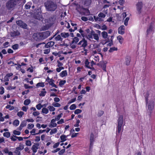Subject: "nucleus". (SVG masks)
<instances>
[{
	"label": "nucleus",
	"mask_w": 155,
	"mask_h": 155,
	"mask_svg": "<svg viewBox=\"0 0 155 155\" xmlns=\"http://www.w3.org/2000/svg\"><path fill=\"white\" fill-rule=\"evenodd\" d=\"M143 4L141 2H138L136 4V9L137 13L138 15H140L142 12V8L143 7Z\"/></svg>",
	"instance_id": "nucleus-4"
},
{
	"label": "nucleus",
	"mask_w": 155,
	"mask_h": 155,
	"mask_svg": "<svg viewBox=\"0 0 155 155\" xmlns=\"http://www.w3.org/2000/svg\"><path fill=\"white\" fill-rule=\"evenodd\" d=\"M93 37L94 39L98 41L99 40V37L98 34L95 33H93Z\"/></svg>",
	"instance_id": "nucleus-28"
},
{
	"label": "nucleus",
	"mask_w": 155,
	"mask_h": 155,
	"mask_svg": "<svg viewBox=\"0 0 155 155\" xmlns=\"http://www.w3.org/2000/svg\"><path fill=\"white\" fill-rule=\"evenodd\" d=\"M43 90L44 91H41V93L39 95L40 96H44L46 93V92L45 91V89H43Z\"/></svg>",
	"instance_id": "nucleus-41"
},
{
	"label": "nucleus",
	"mask_w": 155,
	"mask_h": 155,
	"mask_svg": "<svg viewBox=\"0 0 155 155\" xmlns=\"http://www.w3.org/2000/svg\"><path fill=\"white\" fill-rule=\"evenodd\" d=\"M87 38L90 40L93 39V34H92V31H91V33H89L87 35Z\"/></svg>",
	"instance_id": "nucleus-30"
},
{
	"label": "nucleus",
	"mask_w": 155,
	"mask_h": 155,
	"mask_svg": "<svg viewBox=\"0 0 155 155\" xmlns=\"http://www.w3.org/2000/svg\"><path fill=\"white\" fill-rule=\"evenodd\" d=\"M39 146V144L38 143H37L32 146L31 147V150H32L34 153L33 154V155H34L35 153L37 152V150L38 149V147Z\"/></svg>",
	"instance_id": "nucleus-15"
},
{
	"label": "nucleus",
	"mask_w": 155,
	"mask_h": 155,
	"mask_svg": "<svg viewBox=\"0 0 155 155\" xmlns=\"http://www.w3.org/2000/svg\"><path fill=\"white\" fill-rule=\"evenodd\" d=\"M10 134L8 132H5L3 134V136L7 138H9L10 137Z\"/></svg>",
	"instance_id": "nucleus-44"
},
{
	"label": "nucleus",
	"mask_w": 155,
	"mask_h": 155,
	"mask_svg": "<svg viewBox=\"0 0 155 155\" xmlns=\"http://www.w3.org/2000/svg\"><path fill=\"white\" fill-rule=\"evenodd\" d=\"M46 81L48 82L49 85L51 86L52 87H54L56 88H58L57 86L54 83V80L52 79H50L48 77L46 79Z\"/></svg>",
	"instance_id": "nucleus-9"
},
{
	"label": "nucleus",
	"mask_w": 155,
	"mask_h": 155,
	"mask_svg": "<svg viewBox=\"0 0 155 155\" xmlns=\"http://www.w3.org/2000/svg\"><path fill=\"white\" fill-rule=\"evenodd\" d=\"M52 105L54 107H59L61 106L60 104L55 102H54L52 104Z\"/></svg>",
	"instance_id": "nucleus-55"
},
{
	"label": "nucleus",
	"mask_w": 155,
	"mask_h": 155,
	"mask_svg": "<svg viewBox=\"0 0 155 155\" xmlns=\"http://www.w3.org/2000/svg\"><path fill=\"white\" fill-rule=\"evenodd\" d=\"M16 148L21 151L24 148V145L22 143H20L18 147Z\"/></svg>",
	"instance_id": "nucleus-33"
},
{
	"label": "nucleus",
	"mask_w": 155,
	"mask_h": 155,
	"mask_svg": "<svg viewBox=\"0 0 155 155\" xmlns=\"http://www.w3.org/2000/svg\"><path fill=\"white\" fill-rule=\"evenodd\" d=\"M154 102L153 101H150L148 104L147 106V111L150 114L152 113V111L154 108Z\"/></svg>",
	"instance_id": "nucleus-5"
},
{
	"label": "nucleus",
	"mask_w": 155,
	"mask_h": 155,
	"mask_svg": "<svg viewBox=\"0 0 155 155\" xmlns=\"http://www.w3.org/2000/svg\"><path fill=\"white\" fill-rule=\"evenodd\" d=\"M113 37V36H111V39L110 40H109V39L108 40H107L105 43V44L108 43L107 44V46H112L113 45V39L112 38Z\"/></svg>",
	"instance_id": "nucleus-21"
},
{
	"label": "nucleus",
	"mask_w": 155,
	"mask_h": 155,
	"mask_svg": "<svg viewBox=\"0 0 155 155\" xmlns=\"http://www.w3.org/2000/svg\"><path fill=\"white\" fill-rule=\"evenodd\" d=\"M79 41V39L77 37H75L72 41L73 43H75L76 44Z\"/></svg>",
	"instance_id": "nucleus-37"
},
{
	"label": "nucleus",
	"mask_w": 155,
	"mask_h": 155,
	"mask_svg": "<svg viewBox=\"0 0 155 155\" xmlns=\"http://www.w3.org/2000/svg\"><path fill=\"white\" fill-rule=\"evenodd\" d=\"M154 31V27L152 24H150L147 28V36H148L149 35L153 33Z\"/></svg>",
	"instance_id": "nucleus-7"
},
{
	"label": "nucleus",
	"mask_w": 155,
	"mask_h": 155,
	"mask_svg": "<svg viewBox=\"0 0 155 155\" xmlns=\"http://www.w3.org/2000/svg\"><path fill=\"white\" fill-rule=\"evenodd\" d=\"M36 86L37 87H44L45 85L44 84V83L42 82L41 83H38L36 84Z\"/></svg>",
	"instance_id": "nucleus-45"
},
{
	"label": "nucleus",
	"mask_w": 155,
	"mask_h": 155,
	"mask_svg": "<svg viewBox=\"0 0 155 155\" xmlns=\"http://www.w3.org/2000/svg\"><path fill=\"white\" fill-rule=\"evenodd\" d=\"M94 141V134L93 133H91L90 135V149H91V148H92L93 145V142Z\"/></svg>",
	"instance_id": "nucleus-12"
},
{
	"label": "nucleus",
	"mask_w": 155,
	"mask_h": 155,
	"mask_svg": "<svg viewBox=\"0 0 155 155\" xmlns=\"http://www.w3.org/2000/svg\"><path fill=\"white\" fill-rule=\"evenodd\" d=\"M82 112L81 110L79 109H77L74 111V114H78L81 113Z\"/></svg>",
	"instance_id": "nucleus-60"
},
{
	"label": "nucleus",
	"mask_w": 155,
	"mask_h": 155,
	"mask_svg": "<svg viewBox=\"0 0 155 155\" xmlns=\"http://www.w3.org/2000/svg\"><path fill=\"white\" fill-rule=\"evenodd\" d=\"M40 113L38 111H35L32 114L33 116H36L39 114Z\"/></svg>",
	"instance_id": "nucleus-64"
},
{
	"label": "nucleus",
	"mask_w": 155,
	"mask_h": 155,
	"mask_svg": "<svg viewBox=\"0 0 155 155\" xmlns=\"http://www.w3.org/2000/svg\"><path fill=\"white\" fill-rule=\"evenodd\" d=\"M6 108L9 109L10 110H12L14 109V107L13 106L8 105L6 107Z\"/></svg>",
	"instance_id": "nucleus-40"
},
{
	"label": "nucleus",
	"mask_w": 155,
	"mask_h": 155,
	"mask_svg": "<svg viewBox=\"0 0 155 155\" xmlns=\"http://www.w3.org/2000/svg\"><path fill=\"white\" fill-rule=\"evenodd\" d=\"M94 18L95 21H97V22L102 21L104 20L103 19L101 18L98 16H94Z\"/></svg>",
	"instance_id": "nucleus-22"
},
{
	"label": "nucleus",
	"mask_w": 155,
	"mask_h": 155,
	"mask_svg": "<svg viewBox=\"0 0 155 155\" xmlns=\"http://www.w3.org/2000/svg\"><path fill=\"white\" fill-rule=\"evenodd\" d=\"M85 66L86 67L91 69V66H90V63L89 62L88 59H86L84 62Z\"/></svg>",
	"instance_id": "nucleus-24"
},
{
	"label": "nucleus",
	"mask_w": 155,
	"mask_h": 155,
	"mask_svg": "<svg viewBox=\"0 0 155 155\" xmlns=\"http://www.w3.org/2000/svg\"><path fill=\"white\" fill-rule=\"evenodd\" d=\"M67 136H66L64 135H61L60 137L61 140V142H63L66 140Z\"/></svg>",
	"instance_id": "nucleus-26"
},
{
	"label": "nucleus",
	"mask_w": 155,
	"mask_h": 155,
	"mask_svg": "<svg viewBox=\"0 0 155 155\" xmlns=\"http://www.w3.org/2000/svg\"><path fill=\"white\" fill-rule=\"evenodd\" d=\"M98 16L103 19V18H104L105 17L106 15L103 12H100L98 14Z\"/></svg>",
	"instance_id": "nucleus-38"
},
{
	"label": "nucleus",
	"mask_w": 155,
	"mask_h": 155,
	"mask_svg": "<svg viewBox=\"0 0 155 155\" xmlns=\"http://www.w3.org/2000/svg\"><path fill=\"white\" fill-rule=\"evenodd\" d=\"M55 120L54 119H52L51 121V124L49 125V127H54L57 126V124L55 123Z\"/></svg>",
	"instance_id": "nucleus-20"
},
{
	"label": "nucleus",
	"mask_w": 155,
	"mask_h": 155,
	"mask_svg": "<svg viewBox=\"0 0 155 155\" xmlns=\"http://www.w3.org/2000/svg\"><path fill=\"white\" fill-rule=\"evenodd\" d=\"M48 110L47 108L44 107L42 109V112L43 113L46 114L48 113Z\"/></svg>",
	"instance_id": "nucleus-36"
},
{
	"label": "nucleus",
	"mask_w": 155,
	"mask_h": 155,
	"mask_svg": "<svg viewBox=\"0 0 155 155\" xmlns=\"http://www.w3.org/2000/svg\"><path fill=\"white\" fill-rule=\"evenodd\" d=\"M20 35V33L18 31H14L13 32H11L10 35L11 37H15L17 36H18Z\"/></svg>",
	"instance_id": "nucleus-18"
},
{
	"label": "nucleus",
	"mask_w": 155,
	"mask_h": 155,
	"mask_svg": "<svg viewBox=\"0 0 155 155\" xmlns=\"http://www.w3.org/2000/svg\"><path fill=\"white\" fill-rule=\"evenodd\" d=\"M48 108L51 111H53L55 110V108L52 106H49L48 107Z\"/></svg>",
	"instance_id": "nucleus-42"
},
{
	"label": "nucleus",
	"mask_w": 155,
	"mask_h": 155,
	"mask_svg": "<svg viewBox=\"0 0 155 155\" xmlns=\"http://www.w3.org/2000/svg\"><path fill=\"white\" fill-rule=\"evenodd\" d=\"M31 101L29 99H26L24 101V104L26 105H28L30 103Z\"/></svg>",
	"instance_id": "nucleus-43"
},
{
	"label": "nucleus",
	"mask_w": 155,
	"mask_h": 155,
	"mask_svg": "<svg viewBox=\"0 0 155 155\" xmlns=\"http://www.w3.org/2000/svg\"><path fill=\"white\" fill-rule=\"evenodd\" d=\"M17 0H10L7 2L6 4V6L8 10H11L14 8L17 3Z\"/></svg>",
	"instance_id": "nucleus-3"
},
{
	"label": "nucleus",
	"mask_w": 155,
	"mask_h": 155,
	"mask_svg": "<svg viewBox=\"0 0 155 155\" xmlns=\"http://www.w3.org/2000/svg\"><path fill=\"white\" fill-rule=\"evenodd\" d=\"M76 107V106L75 104H72L70 107V109L71 110H74Z\"/></svg>",
	"instance_id": "nucleus-50"
},
{
	"label": "nucleus",
	"mask_w": 155,
	"mask_h": 155,
	"mask_svg": "<svg viewBox=\"0 0 155 155\" xmlns=\"http://www.w3.org/2000/svg\"><path fill=\"white\" fill-rule=\"evenodd\" d=\"M14 153H15V155H20V151L18 150L16 148V150L14 151Z\"/></svg>",
	"instance_id": "nucleus-48"
},
{
	"label": "nucleus",
	"mask_w": 155,
	"mask_h": 155,
	"mask_svg": "<svg viewBox=\"0 0 155 155\" xmlns=\"http://www.w3.org/2000/svg\"><path fill=\"white\" fill-rule=\"evenodd\" d=\"M130 61V57L129 56H127L126 58V64L127 65L129 64Z\"/></svg>",
	"instance_id": "nucleus-32"
},
{
	"label": "nucleus",
	"mask_w": 155,
	"mask_h": 155,
	"mask_svg": "<svg viewBox=\"0 0 155 155\" xmlns=\"http://www.w3.org/2000/svg\"><path fill=\"white\" fill-rule=\"evenodd\" d=\"M68 73L66 70L63 71L60 74V76L62 77L66 76L67 75Z\"/></svg>",
	"instance_id": "nucleus-25"
},
{
	"label": "nucleus",
	"mask_w": 155,
	"mask_h": 155,
	"mask_svg": "<svg viewBox=\"0 0 155 155\" xmlns=\"http://www.w3.org/2000/svg\"><path fill=\"white\" fill-rule=\"evenodd\" d=\"M65 150L64 149H63L61 150L58 152L59 155H62L65 152Z\"/></svg>",
	"instance_id": "nucleus-62"
},
{
	"label": "nucleus",
	"mask_w": 155,
	"mask_h": 155,
	"mask_svg": "<svg viewBox=\"0 0 155 155\" xmlns=\"http://www.w3.org/2000/svg\"><path fill=\"white\" fill-rule=\"evenodd\" d=\"M16 23L20 27L24 29L27 28V25L25 23H24L22 21L20 20L17 21Z\"/></svg>",
	"instance_id": "nucleus-10"
},
{
	"label": "nucleus",
	"mask_w": 155,
	"mask_h": 155,
	"mask_svg": "<svg viewBox=\"0 0 155 155\" xmlns=\"http://www.w3.org/2000/svg\"><path fill=\"white\" fill-rule=\"evenodd\" d=\"M26 125V122L25 120H23L22 121L20 124V125L21 127H25Z\"/></svg>",
	"instance_id": "nucleus-49"
},
{
	"label": "nucleus",
	"mask_w": 155,
	"mask_h": 155,
	"mask_svg": "<svg viewBox=\"0 0 155 155\" xmlns=\"http://www.w3.org/2000/svg\"><path fill=\"white\" fill-rule=\"evenodd\" d=\"M129 20V17H127L126 18L124 21V24L125 25L127 26L128 24V21Z\"/></svg>",
	"instance_id": "nucleus-58"
},
{
	"label": "nucleus",
	"mask_w": 155,
	"mask_h": 155,
	"mask_svg": "<svg viewBox=\"0 0 155 155\" xmlns=\"http://www.w3.org/2000/svg\"><path fill=\"white\" fill-rule=\"evenodd\" d=\"M106 63L105 62H100L99 63H98L97 65H100L102 67L104 71H106Z\"/></svg>",
	"instance_id": "nucleus-19"
},
{
	"label": "nucleus",
	"mask_w": 155,
	"mask_h": 155,
	"mask_svg": "<svg viewBox=\"0 0 155 155\" xmlns=\"http://www.w3.org/2000/svg\"><path fill=\"white\" fill-rule=\"evenodd\" d=\"M59 68H57L56 69V70L58 72H60L61 70L64 69V68L63 67H58Z\"/></svg>",
	"instance_id": "nucleus-54"
},
{
	"label": "nucleus",
	"mask_w": 155,
	"mask_h": 155,
	"mask_svg": "<svg viewBox=\"0 0 155 155\" xmlns=\"http://www.w3.org/2000/svg\"><path fill=\"white\" fill-rule=\"evenodd\" d=\"M13 74L12 73H8L4 77V80L3 81L4 82L8 81H9V78L10 77L12 76Z\"/></svg>",
	"instance_id": "nucleus-16"
},
{
	"label": "nucleus",
	"mask_w": 155,
	"mask_h": 155,
	"mask_svg": "<svg viewBox=\"0 0 155 155\" xmlns=\"http://www.w3.org/2000/svg\"><path fill=\"white\" fill-rule=\"evenodd\" d=\"M117 40L119 41V43L120 44H122L124 40V39L121 36L119 35L117 37Z\"/></svg>",
	"instance_id": "nucleus-31"
},
{
	"label": "nucleus",
	"mask_w": 155,
	"mask_h": 155,
	"mask_svg": "<svg viewBox=\"0 0 155 155\" xmlns=\"http://www.w3.org/2000/svg\"><path fill=\"white\" fill-rule=\"evenodd\" d=\"M24 113L22 111H20L18 113L17 115L20 117H21L24 115Z\"/></svg>",
	"instance_id": "nucleus-51"
},
{
	"label": "nucleus",
	"mask_w": 155,
	"mask_h": 155,
	"mask_svg": "<svg viewBox=\"0 0 155 155\" xmlns=\"http://www.w3.org/2000/svg\"><path fill=\"white\" fill-rule=\"evenodd\" d=\"M101 35L102 37L104 39H106L108 36L107 33L105 31H104L101 33Z\"/></svg>",
	"instance_id": "nucleus-27"
},
{
	"label": "nucleus",
	"mask_w": 155,
	"mask_h": 155,
	"mask_svg": "<svg viewBox=\"0 0 155 155\" xmlns=\"http://www.w3.org/2000/svg\"><path fill=\"white\" fill-rule=\"evenodd\" d=\"M94 18L95 21H97V22L102 21L104 20L103 19L101 18L98 16H94Z\"/></svg>",
	"instance_id": "nucleus-23"
},
{
	"label": "nucleus",
	"mask_w": 155,
	"mask_h": 155,
	"mask_svg": "<svg viewBox=\"0 0 155 155\" xmlns=\"http://www.w3.org/2000/svg\"><path fill=\"white\" fill-rule=\"evenodd\" d=\"M61 36L64 38H66L68 37L69 36V35L68 33H61Z\"/></svg>",
	"instance_id": "nucleus-29"
},
{
	"label": "nucleus",
	"mask_w": 155,
	"mask_h": 155,
	"mask_svg": "<svg viewBox=\"0 0 155 155\" xmlns=\"http://www.w3.org/2000/svg\"><path fill=\"white\" fill-rule=\"evenodd\" d=\"M25 144L27 146H31V141L28 140H26L25 142Z\"/></svg>",
	"instance_id": "nucleus-56"
},
{
	"label": "nucleus",
	"mask_w": 155,
	"mask_h": 155,
	"mask_svg": "<svg viewBox=\"0 0 155 155\" xmlns=\"http://www.w3.org/2000/svg\"><path fill=\"white\" fill-rule=\"evenodd\" d=\"M62 114H61L59 115H58L57 116H55V118L54 119V120H55V121H56V120H59L60 118L62 117Z\"/></svg>",
	"instance_id": "nucleus-34"
},
{
	"label": "nucleus",
	"mask_w": 155,
	"mask_h": 155,
	"mask_svg": "<svg viewBox=\"0 0 155 155\" xmlns=\"http://www.w3.org/2000/svg\"><path fill=\"white\" fill-rule=\"evenodd\" d=\"M102 54L101 53H98L97 54H95L94 55V59L97 62H99L100 58H102Z\"/></svg>",
	"instance_id": "nucleus-11"
},
{
	"label": "nucleus",
	"mask_w": 155,
	"mask_h": 155,
	"mask_svg": "<svg viewBox=\"0 0 155 155\" xmlns=\"http://www.w3.org/2000/svg\"><path fill=\"white\" fill-rule=\"evenodd\" d=\"M57 132V129L56 128L52 129L50 132V135H52L53 134L56 133Z\"/></svg>",
	"instance_id": "nucleus-39"
},
{
	"label": "nucleus",
	"mask_w": 155,
	"mask_h": 155,
	"mask_svg": "<svg viewBox=\"0 0 155 155\" xmlns=\"http://www.w3.org/2000/svg\"><path fill=\"white\" fill-rule=\"evenodd\" d=\"M45 6L46 10L48 11H54L57 8L56 3L51 1H47L45 3Z\"/></svg>",
	"instance_id": "nucleus-1"
},
{
	"label": "nucleus",
	"mask_w": 155,
	"mask_h": 155,
	"mask_svg": "<svg viewBox=\"0 0 155 155\" xmlns=\"http://www.w3.org/2000/svg\"><path fill=\"white\" fill-rule=\"evenodd\" d=\"M61 35H59L55 38V39L56 41L61 40Z\"/></svg>",
	"instance_id": "nucleus-46"
},
{
	"label": "nucleus",
	"mask_w": 155,
	"mask_h": 155,
	"mask_svg": "<svg viewBox=\"0 0 155 155\" xmlns=\"http://www.w3.org/2000/svg\"><path fill=\"white\" fill-rule=\"evenodd\" d=\"M117 131L120 133L121 130L122 126L123 123V117L122 115H120L117 120Z\"/></svg>",
	"instance_id": "nucleus-2"
},
{
	"label": "nucleus",
	"mask_w": 155,
	"mask_h": 155,
	"mask_svg": "<svg viewBox=\"0 0 155 155\" xmlns=\"http://www.w3.org/2000/svg\"><path fill=\"white\" fill-rule=\"evenodd\" d=\"M43 39L46 38L48 37L50 34V32L49 31H47L45 32H41Z\"/></svg>",
	"instance_id": "nucleus-17"
},
{
	"label": "nucleus",
	"mask_w": 155,
	"mask_h": 155,
	"mask_svg": "<svg viewBox=\"0 0 155 155\" xmlns=\"http://www.w3.org/2000/svg\"><path fill=\"white\" fill-rule=\"evenodd\" d=\"M34 17L35 19L40 20H42L43 18L42 16L41 12H38V13L35 14Z\"/></svg>",
	"instance_id": "nucleus-13"
},
{
	"label": "nucleus",
	"mask_w": 155,
	"mask_h": 155,
	"mask_svg": "<svg viewBox=\"0 0 155 155\" xmlns=\"http://www.w3.org/2000/svg\"><path fill=\"white\" fill-rule=\"evenodd\" d=\"M13 133L15 135H19L21 134V132L19 131L14 130L13 131Z\"/></svg>",
	"instance_id": "nucleus-57"
},
{
	"label": "nucleus",
	"mask_w": 155,
	"mask_h": 155,
	"mask_svg": "<svg viewBox=\"0 0 155 155\" xmlns=\"http://www.w3.org/2000/svg\"><path fill=\"white\" fill-rule=\"evenodd\" d=\"M30 7L31 6L30 5V3H27L25 6V9H28L30 8Z\"/></svg>",
	"instance_id": "nucleus-63"
},
{
	"label": "nucleus",
	"mask_w": 155,
	"mask_h": 155,
	"mask_svg": "<svg viewBox=\"0 0 155 155\" xmlns=\"http://www.w3.org/2000/svg\"><path fill=\"white\" fill-rule=\"evenodd\" d=\"M18 44H15L12 46V48L14 50L17 49L18 48Z\"/></svg>",
	"instance_id": "nucleus-59"
},
{
	"label": "nucleus",
	"mask_w": 155,
	"mask_h": 155,
	"mask_svg": "<svg viewBox=\"0 0 155 155\" xmlns=\"http://www.w3.org/2000/svg\"><path fill=\"white\" fill-rule=\"evenodd\" d=\"M42 107L43 106L40 104H39L36 106V107L38 110H40Z\"/></svg>",
	"instance_id": "nucleus-53"
},
{
	"label": "nucleus",
	"mask_w": 155,
	"mask_h": 155,
	"mask_svg": "<svg viewBox=\"0 0 155 155\" xmlns=\"http://www.w3.org/2000/svg\"><path fill=\"white\" fill-rule=\"evenodd\" d=\"M78 45H80L81 47L83 48V49H85L87 45V41L84 38H83L78 43Z\"/></svg>",
	"instance_id": "nucleus-8"
},
{
	"label": "nucleus",
	"mask_w": 155,
	"mask_h": 155,
	"mask_svg": "<svg viewBox=\"0 0 155 155\" xmlns=\"http://www.w3.org/2000/svg\"><path fill=\"white\" fill-rule=\"evenodd\" d=\"M125 27L122 25L120 26L118 28V33L121 35H123L124 33Z\"/></svg>",
	"instance_id": "nucleus-14"
},
{
	"label": "nucleus",
	"mask_w": 155,
	"mask_h": 155,
	"mask_svg": "<svg viewBox=\"0 0 155 155\" xmlns=\"http://www.w3.org/2000/svg\"><path fill=\"white\" fill-rule=\"evenodd\" d=\"M65 80H61L59 82V85L60 86H62L64 85L66 83Z\"/></svg>",
	"instance_id": "nucleus-52"
},
{
	"label": "nucleus",
	"mask_w": 155,
	"mask_h": 155,
	"mask_svg": "<svg viewBox=\"0 0 155 155\" xmlns=\"http://www.w3.org/2000/svg\"><path fill=\"white\" fill-rule=\"evenodd\" d=\"M34 125L33 124H29L28 125L27 128L28 129H31L34 127Z\"/></svg>",
	"instance_id": "nucleus-47"
},
{
	"label": "nucleus",
	"mask_w": 155,
	"mask_h": 155,
	"mask_svg": "<svg viewBox=\"0 0 155 155\" xmlns=\"http://www.w3.org/2000/svg\"><path fill=\"white\" fill-rule=\"evenodd\" d=\"M19 124V121L18 120H16L14 121L13 122V124L14 126H18Z\"/></svg>",
	"instance_id": "nucleus-35"
},
{
	"label": "nucleus",
	"mask_w": 155,
	"mask_h": 155,
	"mask_svg": "<svg viewBox=\"0 0 155 155\" xmlns=\"http://www.w3.org/2000/svg\"><path fill=\"white\" fill-rule=\"evenodd\" d=\"M33 37L34 39L36 41H39L43 39L41 33H34Z\"/></svg>",
	"instance_id": "nucleus-6"
},
{
	"label": "nucleus",
	"mask_w": 155,
	"mask_h": 155,
	"mask_svg": "<svg viewBox=\"0 0 155 155\" xmlns=\"http://www.w3.org/2000/svg\"><path fill=\"white\" fill-rule=\"evenodd\" d=\"M117 48L115 47H112L110 48V50H109V51L110 52H113L114 51H117Z\"/></svg>",
	"instance_id": "nucleus-61"
}]
</instances>
